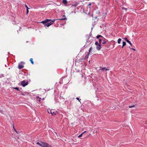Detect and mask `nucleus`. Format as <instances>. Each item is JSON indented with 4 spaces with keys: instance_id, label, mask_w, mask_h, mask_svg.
I'll return each instance as SVG.
<instances>
[{
    "instance_id": "obj_6",
    "label": "nucleus",
    "mask_w": 147,
    "mask_h": 147,
    "mask_svg": "<svg viewBox=\"0 0 147 147\" xmlns=\"http://www.w3.org/2000/svg\"><path fill=\"white\" fill-rule=\"evenodd\" d=\"M124 40L125 41H126L130 45L132 46V43H131L130 41L127 40V38H124Z\"/></svg>"
},
{
    "instance_id": "obj_35",
    "label": "nucleus",
    "mask_w": 147,
    "mask_h": 147,
    "mask_svg": "<svg viewBox=\"0 0 147 147\" xmlns=\"http://www.w3.org/2000/svg\"><path fill=\"white\" fill-rule=\"evenodd\" d=\"M42 99H43V100H44V98H42Z\"/></svg>"
},
{
    "instance_id": "obj_16",
    "label": "nucleus",
    "mask_w": 147,
    "mask_h": 147,
    "mask_svg": "<svg viewBox=\"0 0 147 147\" xmlns=\"http://www.w3.org/2000/svg\"><path fill=\"white\" fill-rule=\"evenodd\" d=\"M102 71H104V70H105L106 71H107L108 70H109V69H107V68H106L105 67H104V68H102Z\"/></svg>"
},
{
    "instance_id": "obj_14",
    "label": "nucleus",
    "mask_w": 147,
    "mask_h": 147,
    "mask_svg": "<svg viewBox=\"0 0 147 147\" xmlns=\"http://www.w3.org/2000/svg\"><path fill=\"white\" fill-rule=\"evenodd\" d=\"M28 93L26 92H22L21 93V94L22 95L24 96L25 94H28Z\"/></svg>"
},
{
    "instance_id": "obj_28",
    "label": "nucleus",
    "mask_w": 147,
    "mask_h": 147,
    "mask_svg": "<svg viewBox=\"0 0 147 147\" xmlns=\"http://www.w3.org/2000/svg\"><path fill=\"white\" fill-rule=\"evenodd\" d=\"M134 105H133L132 106H129V108H132V107H134Z\"/></svg>"
},
{
    "instance_id": "obj_31",
    "label": "nucleus",
    "mask_w": 147,
    "mask_h": 147,
    "mask_svg": "<svg viewBox=\"0 0 147 147\" xmlns=\"http://www.w3.org/2000/svg\"><path fill=\"white\" fill-rule=\"evenodd\" d=\"M131 49L133 50L134 51H135V49H133V48H131Z\"/></svg>"
},
{
    "instance_id": "obj_30",
    "label": "nucleus",
    "mask_w": 147,
    "mask_h": 147,
    "mask_svg": "<svg viewBox=\"0 0 147 147\" xmlns=\"http://www.w3.org/2000/svg\"><path fill=\"white\" fill-rule=\"evenodd\" d=\"M29 12L28 9H27L26 13L27 14Z\"/></svg>"
},
{
    "instance_id": "obj_13",
    "label": "nucleus",
    "mask_w": 147,
    "mask_h": 147,
    "mask_svg": "<svg viewBox=\"0 0 147 147\" xmlns=\"http://www.w3.org/2000/svg\"><path fill=\"white\" fill-rule=\"evenodd\" d=\"M66 18H65V16L64 15H63L62 16V18L60 19V20H66Z\"/></svg>"
},
{
    "instance_id": "obj_9",
    "label": "nucleus",
    "mask_w": 147,
    "mask_h": 147,
    "mask_svg": "<svg viewBox=\"0 0 147 147\" xmlns=\"http://www.w3.org/2000/svg\"><path fill=\"white\" fill-rule=\"evenodd\" d=\"M96 48L98 50H100L101 48L100 44H99V45H98L96 47Z\"/></svg>"
},
{
    "instance_id": "obj_36",
    "label": "nucleus",
    "mask_w": 147,
    "mask_h": 147,
    "mask_svg": "<svg viewBox=\"0 0 147 147\" xmlns=\"http://www.w3.org/2000/svg\"><path fill=\"white\" fill-rule=\"evenodd\" d=\"M14 130H15V131L16 132V130L15 129H14Z\"/></svg>"
},
{
    "instance_id": "obj_11",
    "label": "nucleus",
    "mask_w": 147,
    "mask_h": 147,
    "mask_svg": "<svg viewBox=\"0 0 147 147\" xmlns=\"http://www.w3.org/2000/svg\"><path fill=\"white\" fill-rule=\"evenodd\" d=\"M63 3L64 5H66L67 4V2L66 0H63Z\"/></svg>"
},
{
    "instance_id": "obj_18",
    "label": "nucleus",
    "mask_w": 147,
    "mask_h": 147,
    "mask_svg": "<svg viewBox=\"0 0 147 147\" xmlns=\"http://www.w3.org/2000/svg\"><path fill=\"white\" fill-rule=\"evenodd\" d=\"M30 61L31 62V63L32 64H33L34 63V61H33V59L32 58H30Z\"/></svg>"
},
{
    "instance_id": "obj_24",
    "label": "nucleus",
    "mask_w": 147,
    "mask_h": 147,
    "mask_svg": "<svg viewBox=\"0 0 147 147\" xmlns=\"http://www.w3.org/2000/svg\"><path fill=\"white\" fill-rule=\"evenodd\" d=\"M122 9H123V10H125L126 11L127 10V9L126 8H125L124 7H122Z\"/></svg>"
},
{
    "instance_id": "obj_25",
    "label": "nucleus",
    "mask_w": 147,
    "mask_h": 147,
    "mask_svg": "<svg viewBox=\"0 0 147 147\" xmlns=\"http://www.w3.org/2000/svg\"><path fill=\"white\" fill-rule=\"evenodd\" d=\"M95 44L96 45H99V43H98V42H96L95 43Z\"/></svg>"
},
{
    "instance_id": "obj_4",
    "label": "nucleus",
    "mask_w": 147,
    "mask_h": 147,
    "mask_svg": "<svg viewBox=\"0 0 147 147\" xmlns=\"http://www.w3.org/2000/svg\"><path fill=\"white\" fill-rule=\"evenodd\" d=\"M48 112L49 113H51L52 115H54L56 114L55 112L53 111V110L48 111Z\"/></svg>"
},
{
    "instance_id": "obj_19",
    "label": "nucleus",
    "mask_w": 147,
    "mask_h": 147,
    "mask_svg": "<svg viewBox=\"0 0 147 147\" xmlns=\"http://www.w3.org/2000/svg\"><path fill=\"white\" fill-rule=\"evenodd\" d=\"M100 37H101L102 38H104L102 36L100 35H98L97 36H96V38H98Z\"/></svg>"
},
{
    "instance_id": "obj_20",
    "label": "nucleus",
    "mask_w": 147,
    "mask_h": 147,
    "mask_svg": "<svg viewBox=\"0 0 147 147\" xmlns=\"http://www.w3.org/2000/svg\"><path fill=\"white\" fill-rule=\"evenodd\" d=\"M103 38H102L101 39H99V44H101V41L102 40H103Z\"/></svg>"
},
{
    "instance_id": "obj_7",
    "label": "nucleus",
    "mask_w": 147,
    "mask_h": 147,
    "mask_svg": "<svg viewBox=\"0 0 147 147\" xmlns=\"http://www.w3.org/2000/svg\"><path fill=\"white\" fill-rule=\"evenodd\" d=\"M44 143V142H41L40 143L38 142H37L36 143V144L38 145L39 146H40L42 147L43 144Z\"/></svg>"
},
{
    "instance_id": "obj_23",
    "label": "nucleus",
    "mask_w": 147,
    "mask_h": 147,
    "mask_svg": "<svg viewBox=\"0 0 147 147\" xmlns=\"http://www.w3.org/2000/svg\"><path fill=\"white\" fill-rule=\"evenodd\" d=\"M14 88L15 89L18 90H19L20 91V90H19V88L18 87H16Z\"/></svg>"
},
{
    "instance_id": "obj_3",
    "label": "nucleus",
    "mask_w": 147,
    "mask_h": 147,
    "mask_svg": "<svg viewBox=\"0 0 147 147\" xmlns=\"http://www.w3.org/2000/svg\"><path fill=\"white\" fill-rule=\"evenodd\" d=\"M28 84V82H26L25 80H23L21 82V84L23 86L25 87Z\"/></svg>"
},
{
    "instance_id": "obj_32",
    "label": "nucleus",
    "mask_w": 147,
    "mask_h": 147,
    "mask_svg": "<svg viewBox=\"0 0 147 147\" xmlns=\"http://www.w3.org/2000/svg\"><path fill=\"white\" fill-rule=\"evenodd\" d=\"M86 132V131H84V132L83 133H82L83 134H84V133H85Z\"/></svg>"
},
{
    "instance_id": "obj_1",
    "label": "nucleus",
    "mask_w": 147,
    "mask_h": 147,
    "mask_svg": "<svg viewBox=\"0 0 147 147\" xmlns=\"http://www.w3.org/2000/svg\"><path fill=\"white\" fill-rule=\"evenodd\" d=\"M51 21V20L49 19H46L45 20L42 21L41 23H42L45 26H47V27H49V26H48V24H49V23H48L49 22Z\"/></svg>"
},
{
    "instance_id": "obj_10",
    "label": "nucleus",
    "mask_w": 147,
    "mask_h": 147,
    "mask_svg": "<svg viewBox=\"0 0 147 147\" xmlns=\"http://www.w3.org/2000/svg\"><path fill=\"white\" fill-rule=\"evenodd\" d=\"M103 42H102V44H104L106 43L107 42V40L105 39V38H103Z\"/></svg>"
},
{
    "instance_id": "obj_33",
    "label": "nucleus",
    "mask_w": 147,
    "mask_h": 147,
    "mask_svg": "<svg viewBox=\"0 0 147 147\" xmlns=\"http://www.w3.org/2000/svg\"><path fill=\"white\" fill-rule=\"evenodd\" d=\"M16 132L17 134H18V132L17 131H16Z\"/></svg>"
},
{
    "instance_id": "obj_5",
    "label": "nucleus",
    "mask_w": 147,
    "mask_h": 147,
    "mask_svg": "<svg viewBox=\"0 0 147 147\" xmlns=\"http://www.w3.org/2000/svg\"><path fill=\"white\" fill-rule=\"evenodd\" d=\"M42 147H52L48 144L46 143H44Z\"/></svg>"
},
{
    "instance_id": "obj_17",
    "label": "nucleus",
    "mask_w": 147,
    "mask_h": 147,
    "mask_svg": "<svg viewBox=\"0 0 147 147\" xmlns=\"http://www.w3.org/2000/svg\"><path fill=\"white\" fill-rule=\"evenodd\" d=\"M126 45V42H124V41H123V46H122V48H123V47L125 46Z\"/></svg>"
},
{
    "instance_id": "obj_34",
    "label": "nucleus",
    "mask_w": 147,
    "mask_h": 147,
    "mask_svg": "<svg viewBox=\"0 0 147 147\" xmlns=\"http://www.w3.org/2000/svg\"><path fill=\"white\" fill-rule=\"evenodd\" d=\"M16 132L17 134H18V132L17 131H16Z\"/></svg>"
},
{
    "instance_id": "obj_15",
    "label": "nucleus",
    "mask_w": 147,
    "mask_h": 147,
    "mask_svg": "<svg viewBox=\"0 0 147 147\" xmlns=\"http://www.w3.org/2000/svg\"><path fill=\"white\" fill-rule=\"evenodd\" d=\"M93 49V48L92 47H91L89 49V52H88L89 53H91V51Z\"/></svg>"
},
{
    "instance_id": "obj_29",
    "label": "nucleus",
    "mask_w": 147,
    "mask_h": 147,
    "mask_svg": "<svg viewBox=\"0 0 147 147\" xmlns=\"http://www.w3.org/2000/svg\"><path fill=\"white\" fill-rule=\"evenodd\" d=\"M25 6L26 7V8L27 9H29V8H28V7L26 5H25Z\"/></svg>"
},
{
    "instance_id": "obj_22",
    "label": "nucleus",
    "mask_w": 147,
    "mask_h": 147,
    "mask_svg": "<svg viewBox=\"0 0 147 147\" xmlns=\"http://www.w3.org/2000/svg\"><path fill=\"white\" fill-rule=\"evenodd\" d=\"M92 3H90L89 4L88 6H89V8H90L91 7V5Z\"/></svg>"
},
{
    "instance_id": "obj_2",
    "label": "nucleus",
    "mask_w": 147,
    "mask_h": 147,
    "mask_svg": "<svg viewBox=\"0 0 147 147\" xmlns=\"http://www.w3.org/2000/svg\"><path fill=\"white\" fill-rule=\"evenodd\" d=\"M25 64V63L24 62H21L18 64V68L19 69H20L23 68L24 66V65Z\"/></svg>"
},
{
    "instance_id": "obj_8",
    "label": "nucleus",
    "mask_w": 147,
    "mask_h": 147,
    "mask_svg": "<svg viewBox=\"0 0 147 147\" xmlns=\"http://www.w3.org/2000/svg\"><path fill=\"white\" fill-rule=\"evenodd\" d=\"M55 20H52L51 21L50 23H49V24L48 25V26H50L51 25H52V24H53L55 22Z\"/></svg>"
},
{
    "instance_id": "obj_26",
    "label": "nucleus",
    "mask_w": 147,
    "mask_h": 147,
    "mask_svg": "<svg viewBox=\"0 0 147 147\" xmlns=\"http://www.w3.org/2000/svg\"><path fill=\"white\" fill-rule=\"evenodd\" d=\"M83 134L82 133V134H81L78 137V138H80V137H81L82 136V135H83Z\"/></svg>"
},
{
    "instance_id": "obj_37",
    "label": "nucleus",
    "mask_w": 147,
    "mask_h": 147,
    "mask_svg": "<svg viewBox=\"0 0 147 147\" xmlns=\"http://www.w3.org/2000/svg\"><path fill=\"white\" fill-rule=\"evenodd\" d=\"M18 139L19 138L18 137Z\"/></svg>"
},
{
    "instance_id": "obj_21",
    "label": "nucleus",
    "mask_w": 147,
    "mask_h": 147,
    "mask_svg": "<svg viewBox=\"0 0 147 147\" xmlns=\"http://www.w3.org/2000/svg\"><path fill=\"white\" fill-rule=\"evenodd\" d=\"M121 40V38H119L117 40L118 43L119 44H120Z\"/></svg>"
},
{
    "instance_id": "obj_27",
    "label": "nucleus",
    "mask_w": 147,
    "mask_h": 147,
    "mask_svg": "<svg viewBox=\"0 0 147 147\" xmlns=\"http://www.w3.org/2000/svg\"><path fill=\"white\" fill-rule=\"evenodd\" d=\"M76 99H77V100H78L80 102V100H81V99H80L78 98H76Z\"/></svg>"
},
{
    "instance_id": "obj_12",
    "label": "nucleus",
    "mask_w": 147,
    "mask_h": 147,
    "mask_svg": "<svg viewBox=\"0 0 147 147\" xmlns=\"http://www.w3.org/2000/svg\"><path fill=\"white\" fill-rule=\"evenodd\" d=\"M90 54L91 55L92 53H88L85 56V58H88L89 57V55Z\"/></svg>"
}]
</instances>
